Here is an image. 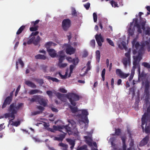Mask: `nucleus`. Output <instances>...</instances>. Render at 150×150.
<instances>
[{
  "mask_svg": "<svg viewBox=\"0 0 150 150\" xmlns=\"http://www.w3.org/2000/svg\"><path fill=\"white\" fill-rule=\"evenodd\" d=\"M68 121L69 123L68 125L58 127L53 125V128L55 130H59L63 132L62 129H65L69 134H73L75 136L78 135L79 132L77 129H76V123L72 120H70Z\"/></svg>",
  "mask_w": 150,
  "mask_h": 150,
  "instance_id": "f257e3e1",
  "label": "nucleus"
},
{
  "mask_svg": "<svg viewBox=\"0 0 150 150\" xmlns=\"http://www.w3.org/2000/svg\"><path fill=\"white\" fill-rule=\"evenodd\" d=\"M66 59L69 62L73 63V64L70 65L69 66L70 72L68 76V77H69L71 76V74L73 73V69L79 62V60L78 58L72 59L70 57H67Z\"/></svg>",
  "mask_w": 150,
  "mask_h": 150,
  "instance_id": "f03ea898",
  "label": "nucleus"
},
{
  "mask_svg": "<svg viewBox=\"0 0 150 150\" xmlns=\"http://www.w3.org/2000/svg\"><path fill=\"white\" fill-rule=\"evenodd\" d=\"M47 100L40 95H35L30 100L32 102H38L40 105L45 107L47 105Z\"/></svg>",
  "mask_w": 150,
  "mask_h": 150,
  "instance_id": "7ed1b4c3",
  "label": "nucleus"
},
{
  "mask_svg": "<svg viewBox=\"0 0 150 150\" xmlns=\"http://www.w3.org/2000/svg\"><path fill=\"white\" fill-rule=\"evenodd\" d=\"M67 98L71 104L74 106L76 105L75 102L78 101L80 99L79 96L78 95L73 93H69L67 95Z\"/></svg>",
  "mask_w": 150,
  "mask_h": 150,
  "instance_id": "20e7f679",
  "label": "nucleus"
},
{
  "mask_svg": "<svg viewBox=\"0 0 150 150\" xmlns=\"http://www.w3.org/2000/svg\"><path fill=\"white\" fill-rule=\"evenodd\" d=\"M147 113H144L143 115L142 118V127L143 131L144 129V125L146 123V121H150V105H149L147 108L146 110Z\"/></svg>",
  "mask_w": 150,
  "mask_h": 150,
  "instance_id": "39448f33",
  "label": "nucleus"
},
{
  "mask_svg": "<svg viewBox=\"0 0 150 150\" xmlns=\"http://www.w3.org/2000/svg\"><path fill=\"white\" fill-rule=\"evenodd\" d=\"M19 109L18 108V106H16V103H13L11 104L10 106L9 111H11V118L13 119L11 120H13L15 118V114L17 112V110Z\"/></svg>",
  "mask_w": 150,
  "mask_h": 150,
  "instance_id": "423d86ee",
  "label": "nucleus"
},
{
  "mask_svg": "<svg viewBox=\"0 0 150 150\" xmlns=\"http://www.w3.org/2000/svg\"><path fill=\"white\" fill-rule=\"evenodd\" d=\"M71 25V21L68 18L64 19L62 21V27L63 30L65 31L68 30Z\"/></svg>",
  "mask_w": 150,
  "mask_h": 150,
  "instance_id": "0eeeda50",
  "label": "nucleus"
},
{
  "mask_svg": "<svg viewBox=\"0 0 150 150\" xmlns=\"http://www.w3.org/2000/svg\"><path fill=\"white\" fill-rule=\"evenodd\" d=\"M40 40V38L39 36L38 35L36 38L34 36H33L27 41V44L30 45L33 43L35 45H37L39 43Z\"/></svg>",
  "mask_w": 150,
  "mask_h": 150,
  "instance_id": "6e6552de",
  "label": "nucleus"
},
{
  "mask_svg": "<svg viewBox=\"0 0 150 150\" xmlns=\"http://www.w3.org/2000/svg\"><path fill=\"white\" fill-rule=\"evenodd\" d=\"M95 38L98 45L99 46H101L102 45V42H103L104 40L101 34H100L99 35L96 34L95 36Z\"/></svg>",
  "mask_w": 150,
  "mask_h": 150,
  "instance_id": "1a4fd4ad",
  "label": "nucleus"
},
{
  "mask_svg": "<svg viewBox=\"0 0 150 150\" xmlns=\"http://www.w3.org/2000/svg\"><path fill=\"white\" fill-rule=\"evenodd\" d=\"M116 74L122 79H125L128 77L129 74H126L122 72L120 69H117L115 71Z\"/></svg>",
  "mask_w": 150,
  "mask_h": 150,
  "instance_id": "9d476101",
  "label": "nucleus"
},
{
  "mask_svg": "<svg viewBox=\"0 0 150 150\" xmlns=\"http://www.w3.org/2000/svg\"><path fill=\"white\" fill-rule=\"evenodd\" d=\"M56 57L58 58V63H62L63 60L64 59L65 57V55L63 51L62 50L59 51Z\"/></svg>",
  "mask_w": 150,
  "mask_h": 150,
  "instance_id": "9b49d317",
  "label": "nucleus"
},
{
  "mask_svg": "<svg viewBox=\"0 0 150 150\" xmlns=\"http://www.w3.org/2000/svg\"><path fill=\"white\" fill-rule=\"evenodd\" d=\"M81 113L82 115H85V117L83 119V122L84 123H88L89 120L87 117V115H88V112L86 110H81Z\"/></svg>",
  "mask_w": 150,
  "mask_h": 150,
  "instance_id": "f8f14e48",
  "label": "nucleus"
},
{
  "mask_svg": "<svg viewBox=\"0 0 150 150\" xmlns=\"http://www.w3.org/2000/svg\"><path fill=\"white\" fill-rule=\"evenodd\" d=\"M12 100V98L11 96H8L6 98L2 105V108H4L6 107L7 105L10 104Z\"/></svg>",
  "mask_w": 150,
  "mask_h": 150,
  "instance_id": "ddd939ff",
  "label": "nucleus"
},
{
  "mask_svg": "<svg viewBox=\"0 0 150 150\" xmlns=\"http://www.w3.org/2000/svg\"><path fill=\"white\" fill-rule=\"evenodd\" d=\"M66 52L67 54L71 55V54H74L75 53L76 51V49L72 47L70 45H69L66 48Z\"/></svg>",
  "mask_w": 150,
  "mask_h": 150,
  "instance_id": "4468645a",
  "label": "nucleus"
},
{
  "mask_svg": "<svg viewBox=\"0 0 150 150\" xmlns=\"http://www.w3.org/2000/svg\"><path fill=\"white\" fill-rule=\"evenodd\" d=\"M149 140V137L147 136L144 138L140 142L139 144L140 146H142L146 145L148 142Z\"/></svg>",
  "mask_w": 150,
  "mask_h": 150,
  "instance_id": "2eb2a0df",
  "label": "nucleus"
},
{
  "mask_svg": "<svg viewBox=\"0 0 150 150\" xmlns=\"http://www.w3.org/2000/svg\"><path fill=\"white\" fill-rule=\"evenodd\" d=\"M47 51L48 52L50 55L52 57L54 58L56 57L57 55L55 51L53 49H47Z\"/></svg>",
  "mask_w": 150,
  "mask_h": 150,
  "instance_id": "dca6fc26",
  "label": "nucleus"
},
{
  "mask_svg": "<svg viewBox=\"0 0 150 150\" xmlns=\"http://www.w3.org/2000/svg\"><path fill=\"white\" fill-rule=\"evenodd\" d=\"M147 122H150V121H147L146 120V123L144 125H145V126H144V130L143 131L142 130L143 132H144V130L145 132L147 134L150 133V123H149L148 125H147Z\"/></svg>",
  "mask_w": 150,
  "mask_h": 150,
  "instance_id": "f3484780",
  "label": "nucleus"
},
{
  "mask_svg": "<svg viewBox=\"0 0 150 150\" xmlns=\"http://www.w3.org/2000/svg\"><path fill=\"white\" fill-rule=\"evenodd\" d=\"M67 141L68 142L69 144L71 145L70 148L71 150H72L74 147L75 144V141L70 139H67Z\"/></svg>",
  "mask_w": 150,
  "mask_h": 150,
  "instance_id": "a211bd4d",
  "label": "nucleus"
},
{
  "mask_svg": "<svg viewBox=\"0 0 150 150\" xmlns=\"http://www.w3.org/2000/svg\"><path fill=\"white\" fill-rule=\"evenodd\" d=\"M66 134V133L63 132V134L60 135L59 137H55L54 140H55L62 141L65 138Z\"/></svg>",
  "mask_w": 150,
  "mask_h": 150,
  "instance_id": "6ab92c4d",
  "label": "nucleus"
},
{
  "mask_svg": "<svg viewBox=\"0 0 150 150\" xmlns=\"http://www.w3.org/2000/svg\"><path fill=\"white\" fill-rule=\"evenodd\" d=\"M146 23V20L145 19H140V24L142 26V29L143 30L145 29V25Z\"/></svg>",
  "mask_w": 150,
  "mask_h": 150,
  "instance_id": "aec40b11",
  "label": "nucleus"
},
{
  "mask_svg": "<svg viewBox=\"0 0 150 150\" xmlns=\"http://www.w3.org/2000/svg\"><path fill=\"white\" fill-rule=\"evenodd\" d=\"M56 96H57V98L65 102V98L64 96V95L60 93H57L56 94Z\"/></svg>",
  "mask_w": 150,
  "mask_h": 150,
  "instance_id": "412c9836",
  "label": "nucleus"
},
{
  "mask_svg": "<svg viewBox=\"0 0 150 150\" xmlns=\"http://www.w3.org/2000/svg\"><path fill=\"white\" fill-rule=\"evenodd\" d=\"M25 83L28 86L32 88H36V85L33 83L29 81H25Z\"/></svg>",
  "mask_w": 150,
  "mask_h": 150,
  "instance_id": "4be33fe9",
  "label": "nucleus"
},
{
  "mask_svg": "<svg viewBox=\"0 0 150 150\" xmlns=\"http://www.w3.org/2000/svg\"><path fill=\"white\" fill-rule=\"evenodd\" d=\"M44 77L46 78L49 81L51 80L53 82H58L59 81V80L56 78H53L50 76H44Z\"/></svg>",
  "mask_w": 150,
  "mask_h": 150,
  "instance_id": "5701e85b",
  "label": "nucleus"
},
{
  "mask_svg": "<svg viewBox=\"0 0 150 150\" xmlns=\"http://www.w3.org/2000/svg\"><path fill=\"white\" fill-rule=\"evenodd\" d=\"M35 58L36 59H40L45 60L46 59V57L44 55L38 54L35 56Z\"/></svg>",
  "mask_w": 150,
  "mask_h": 150,
  "instance_id": "b1692460",
  "label": "nucleus"
},
{
  "mask_svg": "<svg viewBox=\"0 0 150 150\" xmlns=\"http://www.w3.org/2000/svg\"><path fill=\"white\" fill-rule=\"evenodd\" d=\"M134 29H132V27H131L130 26L128 30V35L129 36H131L133 37V36L134 34Z\"/></svg>",
  "mask_w": 150,
  "mask_h": 150,
  "instance_id": "393cba45",
  "label": "nucleus"
},
{
  "mask_svg": "<svg viewBox=\"0 0 150 150\" xmlns=\"http://www.w3.org/2000/svg\"><path fill=\"white\" fill-rule=\"evenodd\" d=\"M130 59L127 58H125L123 59L122 63L125 67H127L128 63L130 62Z\"/></svg>",
  "mask_w": 150,
  "mask_h": 150,
  "instance_id": "a878e982",
  "label": "nucleus"
},
{
  "mask_svg": "<svg viewBox=\"0 0 150 150\" xmlns=\"http://www.w3.org/2000/svg\"><path fill=\"white\" fill-rule=\"evenodd\" d=\"M134 23V27L137 26V25H139L138 22V19L137 18H135L133 19V21L130 24V26L131 27L133 25V23Z\"/></svg>",
  "mask_w": 150,
  "mask_h": 150,
  "instance_id": "bb28decb",
  "label": "nucleus"
},
{
  "mask_svg": "<svg viewBox=\"0 0 150 150\" xmlns=\"http://www.w3.org/2000/svg\"><path fill=\"white\" fill-rule=\"evenodd\" d=\"M133 58L134 60H135L136 61L139 62L141 59H142V57L141 55L139 53V54L137 56H133Z\"/></svg>",
  "mask_w": 150,
  "mask_h": 150,
  "instance_id": "cd10ccee",
  "label": "nucleus"
},
{
  "mask_svg": "<svg viewBox=\"0 0 150 150\" xmlns=\"http://www.w3.org/2000/svg\"><path fill=\"white\" fill-rule=\"evenodd\" d=\"M145 27V34L146 35H150V27L148 26H146Z\"/></svg>",
  "mask_w": 150,
  "mask_h": 150,
  "instance_id": "c85d7f7f",
  "label": "nucleus"
},
{
  "mask_svg": "<svg viewBox=\"0 0 150 150\" xmlns=\"http://www.w3.org/2000/svg\"><path fill=\"white\" fill-rule=\"evenodd\" d=\"M79 13L78 12L76 11L75 9L74 8H72L71 9V15L74 17H76L77 16V14Z\"/></svg>",
  "mask_w": 150,
  "mask_h": 150,
  "instance_id": "c756f323",
  "label": "nucleus"
},
{
  "mask_svg": "<svg viewBox=\"0 0 150 150\" xmlns=\"http://www.w3.org/2000/svg\"><path fill=\"white\" fill-rule=\"evenodd\" d=\"M59 74V76L61 77V78L62 79H65L66 78L67 76L68 75V70H67L66 71V72H65V75H62L60 72H59L58 73H56V74Z\"/></svg>",
  "mask_w": 150,
  "mask_h": 150,
  "instance_id": "7c9ffc66",
  "label": "nucleus"
},
{
  "mask_svg": "<svg viewBox=\"0 0 150 150\" xmlns=\"http://www.w3.org/2000/svg\"><path fill=\"white\" fill-rule=\"evenodd\" d=\"M139 62H138L136 61L135 60H134L133 62V68H132V72L133 71H134V69L136 68L138 66V65H139Z\"/></svg>",
  "mask_w": 150,
  "mask_h": 150,
  "instance_id": "2f4dec72",
  "label": "nucleus"
},
{
  "mask_svg": "<svg viewBox=\"0 0 150 150\" xmlns=\"http://www.w3.org/2000/svg\"><path fill=\"white\" fill-rule=\"evenodd\" d=\"M96 59L98 62H99L100 59V53L99 50H97L96 52Z\"/></svg>",
  "mask_w": 150,
  "mask_h": 150,
  "instance_id": "473e14b6",
  "label": "nucleus"
},
{
  "mask_svg": "<svg viewBox=\"0 0 150 150\" xmlns=\"http://www.w3.org/2000/svg\"><path fill=\"white\" fill-rule=\"evenodd\" d=\"M84 138L86 139V143L90 146H92V142L90 139H88V137L85 136L84 137Z\"/></svg>",
  "mask_w": 150,
  "mask_h": 150,
  "instance_id": "72a5a7b5",
  "label": "nucleus"
},
{
  "mask_svg": "<svg viewBox=\"0 0 150 150\" xmlns=\"http://www.w3.org/2000/svg\"><path fill=\"white\" fill-rule=\"evenodd\" d=\"M121 133V130L119 128L116 129L115 130V133L112 134L113 136L115 135L119 136Z\"/></svg>",
  "mask_w": 150,
  "mask_h": 150,
  "instance_id": "f704fd0d",
  "label": "nucleus"
},
{
  "mask_svg": "<svg viewBox=\"0 0 150 150\" xmlns=\"http://www.w3.org/2000/svg\"><path fill=\"white\" fill-rule=\"evenodd\" d=\"M34 80L41 85L43 84L44 83V81L42 79L35 78Z\"/></svg>",
  "mask_w": 150,
  "mask_h": 150,
  "instance_id": "c9c22d12",
  "label": "nucleus"
},
{
  "mask_svg": "<svg viewBox=\"0 0 150 150\" xmlns=\"http://www.w3.org/2000/svg\"><path fill=\"white\" fill-rule=\"evenodd\" d=\"M52 43H53L52 42H47L45 44V46L47 48V49H50V47L52 45Z\"/></svg>",
  "mask_w": 150,
  "mask_h": 150,
  "instance_id": "e433bc0d",
  "label": "nucleus"
},
{
  "mask_svg": "<svg viewBox=\"0 0 150 150\" xmlns=\"http://www.w3.org/2000/svg\"><path fill=\"white\" fill-rule=\"evenodd\" d=\"M25 27V26L24 25H22L21 26L18 30L16 32V34L17 35H19L21 33L22 31L23 30Z\"/></svg>",
  "mask_w": 150,
  "mask_h": 150,
  "instance_id": "4c0bfd02",
  "label": "nucleus"
},
{
  "mask_svg": "<svg viewBox=\"0 0 150 150\" xmlns=\"http://www.w3.org/2000/svg\"><path fill=\"white\" fill-rule=\"evenodd\" d=\"M69 108L71 110V112L73 113H75L77 112L78 111V108L77 107H73L70 105L69 106Z\"/></svg>",
  "mask_w": 150,
  "mask_h": 150,
  "instance_id": "58836bf2",
  "label": "nucleus"
},
{
  "mask_svg": "<svg viewBox=\"0 0 150 150\" xmlns=\"http://www.w3.org/2000/svg\"><path fill=\"white\" fill-rule=\"evenodd\" d=\"M145 45L143 44L142 45H140L139 47V49L138 51L139 53L140 54L142 53L144 50V47Z\"/></svg>",
  "mask_w": 150,
  "mask_h": 150,
  "instance_id": "ea45409f",
  "label": "nucleus"
},
{
  "mask_svg": "<svg viewBox=\"0 0 150 150\" xmlns=\"http://www.w3.org/2000/svg\"><path fill=\"white\" fill-rule=\"evenodd\" d=\"M33 27H30V30L31 31H35L38 30V25L33 26Z\"/></svg>",
  "mask_w": 150,
  "mask_h": 150,
  "instance_id": "a19ab883",
  "label": "nucleus"
},
{
  "mask_svg": "<svg viewBox=\"0 0 150 150\" xmlns=\"http://www.w3.org/2000/svg\"><path fill=\"white\" fill-rule=\"evenodd\" d=\"M110 2L112 7H118L117 2L114 1L112 0Z\"/></svg>",
  "mask_w": 150,
  "mask_h": 150,
  "instance_id": "79ce46f5",
  "label": "nucleus"
},
{
  "mask_svg": "<svg viewBox=\"0 0 150 150\" xmlns=\"http://www.w3.org/2000/svg\"><path fill=\"white\" fill-rule=\"evenodd\" d=\"M39 91L37 89L32 90L30 91L29 93L30 95H33L38 93Z\"/></svg>",
  "mask_w": 150,
  "mask_h": 150,
  "instance_id": "37998d69",
  "label": "nucleus"
},
{
  "mask_svg": "<svg viewBox=\"0 0 150 150\" xmlns=\"http://www.w3.org/2000/svg\"><path fill=\"white\" fill-rule=\"evenodd\" d=\"M87 147L86 145H83L79 147H78L76 150H88L86 149Z\"/></svg>",
  "mask_w": 150,
  "mask_h": 150,
  "instance_id": "c03bdc74",
  "label": "nucleus"
},
{
  "mask_svg": "<svg viewBox=\"0 0 150 150\" xmlns=\"http://www.w3.org/2000/svg\"><path fill=\"white\" fill-rule=\"evenodd\" d=\"M40 67L44 72H47V66L44 65H40Z\"/></svg>",
  "mask_w": 150,
  "mask_h": 150,
  "instance_id": "a18cd8bd",
  "label": "nucleus"
},
{
  "mask_svg": "<svg viewBox=\"0 0 150 150\" xmlns=\"http://www.w3.org/2000/svg\"><path fill=\"white\" fill-rule=\"evenodd\" d=\"M67 65V63H58V66L60 68H64L66 67Z\"/></svg>",
  "mask_w": 150,
  "mask_h": 150,
  "instance_id": "49530a36",
  "label": "nucleus"
},
{
  "mask_svg": "<svg viewBox=\"0 0 150 150\" xmlns=\"http://www.w3.org/2000/svg\"><path fill=\"white\" fill-rule=\"evenodd\" d=\"M120 138H121V139L122 141V144L125 143L126 140L127 139V137L125 135L123 136H121Z\"/></svg>",
  "mask_w": 150,
  "mask_h": 150,
  "instance_id": "de8ad7c7",
  "label": "nucleus"
},
{
  "mask_svg": "<svg viewBox=\"0 0 150 150\" xmlns=\"http://www.w3.org/2000/svg\"><path fill=\"white\" fill-rule=\"evenodd\" d=\"M105 69H103L101 73V76L102 78V80L103 81L105 80Z\"/></svg>",
  "mask_w": 150,
  "mask_h": 150,
  "instance_id": "09e8293b",
  "label": "nucleus"
},
{
  "mask_svg": "<svg viewBox=\"0 0 150 150\" xmlns=\"http://www.w3.org/2000/svg\"><path fill=\"white\" fill-rule=\"evenodd\" d=\"M106 40L110 45L114 47L115 46L113 42L111 40L108 38L106 39Z\"/></svg>",
  "mask_w": 150,
  "mask_h": 150,
  "instance_id": "8fccbe9b",
  "label": "nucleus"
},
{
  "mask_svg": "<svg viewBox=\"0 0 150 150\" xmlns=\"http://www.w3.org/2000/svg\"><path fill=\"white\" fill-rule=\"evenodd\" d=\"M137 29V31L139 33H141L142 32V31L141 30L140 26L139 25H137V26H135Z\"/></svg>",
  "mask_w": 150,
  "mask_h": 150,
  "instance_id": "3c124183",
  "label": "nucleus"
},
{
  "mask_svg": "<svg viewBox=\"0 0 150 150\" xmlns=\"http://www.w3.org/2000/svg\"><path fill=\"white\" fill-rule=\"evenodd\" d=\"M18 63H19L21 65L22 67L23 68V67L24 66V64L21 58H19L18 59Z\"/></svg>",
  "mask_w": 150,
  "mask_h": 150,
  "instance_id": "603ef678",
  "label": "nucleus"
},
{
  "mask_svg": "<svg viewBox=\"0 0 150 150\" xmlns=\"http://www.w3.org/2000/svg\"><path fill=\"white\" fill-rule=\"evenodd\" d=\"M11 113H6L4 114V117L6 118H7L9 117H11V116L12 115L11 111Z\"/></svg>",
  "mask_w": 150,
  "mask_h": 150,
  "instance_id": "864d4df0",
  "label": "nucleus"
},
{
  "mask_svg": "<svg viewBox=\"0 0 150 150\" xmlns=\"http://www.w3.org/2000/svg\"><path fill=\"white\" fill-rule=\"evenodd\" d=\"M39 32L35 31V32H32L31 34L29 36V37L30 38L32 36H36L38 35L39 33Z\"/></svg>",
  "mask_w": 150,
  "mask_h": 150,
  "instance_id": "5fc2aeb1",
  "label": "nucleus"
},
{
  "mask_svg": "<svg viewBox=\"0 0 150 150\" xmlns=\"http://www.w3.org/2000/svg\"><path fill=\"white\" fill-rule=\"evenodd\" d=\"M90 44L92 47H94L95 46V40H92L90 42Z\"/></svg>",
  "mask_w": 150,
  "mask_h": 150,
  "instance_id": "6e6d98bb",
  "label": "nucleus"
},
{
  "mask_svg": "<svg viewBox=\"0 0 150 150\" xmlns=\"http://www.w3.org/2000/svg\"><path fill=\"white\" fill-rule=\"evenodd\" d=\"M21 85H19L16 90V92H15V96H16L17 95V94H18V92L20 90V88H21Z\"/></svg>",
  "mask_w": 150,
  "mask_h": 150,
  "instance_id": "4d7b16f0",
  "label": "nucleus"
},
{
  "mask_svg": "<svg viewBox=\"0 0 150 150\" xmlns=\"http://www.w3.org/2000/svg\"><path fill=\"white\" fill-rule=\"evenodd\" d=\"M140 45L139 43L138 42H136L135 44H134V46L135 48L137 50H138L139 47L140 46Z\"/></svg>",
  "mask_w": 150,
  "mask_h": 150,
  "instance_id": "13d9d810",
  "label": "nucleus"
},
{
  "mask_svg": "<svg viewBox=\"0 0 150 150\" xmlns=\"http://www.w3.org/2000/svg\"><path fill=\"white\" fill-rule=\"evenodd\" d=\"M90 4L89 3H87L83 5L84 7L85 8L86 10H88L89 9L90 7Z\"/></svg>",
  "mask_w": 150,
  "mask_h": 150,
  "instance_id": "bf43d9fd",
  "label": "nucleus"
},
{
  "mask_svg": "<svg viewBox=\"0 0 150 150\" xmlns=\"http://www.w3.org/2000/svg\"><path fill=\"white\" fill-rule=\"evenodd\" d=\"M93 20L96 22L97 21V15L96 13H94L93 14Z\"/></svg>",
  "mask_w": 150,
  "mask_h": 150,
  "instance_id": "052dcab7",
  "label": "nucleus"
},
{
  "mask_svg": "<svg viewBox=\"0 0 150 150\" xmlns=\"http://www.w3.org/2000/svg\"><path fill=\"white\" fill-rule=\"evenodd\" d=\"M46 93L50 98H51L52 97V92L51 91H47Z\"/></svg>",
  "mask_w": 150,
  "mask_h": 150,
  "instance_id": "680f3d73",
  "label": "nucleus"
},
{
  "mask_svg": "<svg viewBox=\"0 0 150 150\" xmlns=\"http://www.w3.org/2000/svg\"><path fill=\"white\" fill-rule=\"evenodd\" d=\"M125 56L127 57V59H130V51H129L125 54Z\"/></svg>",
  "mask_w": 150,
  "mask_h": 150,
  "instance_id": "e2e57ef3",
  "label": "nucleus"
},
{
  "mask_svg": "<svg viewBox=\"0 0 150 150\" xmlns=\"http://www.w3.org/2000/svg\"><path fill=\"white\" fill-rule=\"evenodd\" d=\"M39 20H37L35 21L32 22L31 23L33 24V26H36V25L39 23Z\"/></svg>",
  "mask_w": 150,
  "mask_h": 150,
  "instance_id": "0e129e2a",
  "label": "nucleus"
},
{
  "mask_svg": "<svg viewBox=\"0 0 150 150\" xmlns=\"http://www.w3.org/2000/svg\"><path fill=\"white\" fill-rule=\"evenodd\" d=\"M37 108L39 110H40L41 111H44L45 109L43 107L40 105L37 106Z\"/></svg>",
  "mask_w": 150,
  "mask_h": 150,
  "instance_id": "69168bd1",
  "label": "nucleus"
},
{
  "mask_svg": "<svg viewBox=\"0 0 150 150\" xmlns=\"http://www.w3.org/2000/svg\"><path fill=\"white\" fill-rule=\"evenodd\" d=\"M59 91L62 93H67V91L64 88H60L59 89Z\"/></svg>",
  "mask_w": 150,
  "mask_h": 150,
  "instance_id": "338daca9",
  "label": "nucleus"
},
{
  "mask_svg": "<svg viewBox=\"0 0 150 150\" xmlns=\"http://www.w3.org/2000/svg\"><path fill=\"white\" fill-rule=\"evenodd\" d=\"M20 125V122L19 121L15 122L13 123V125L16 127Z\"/></svg>",
  "mask_w": 150,
  "mask_h": 150,
  "instance_id": "774afa93",
  "label": "nucleus"
}]
</instances>
